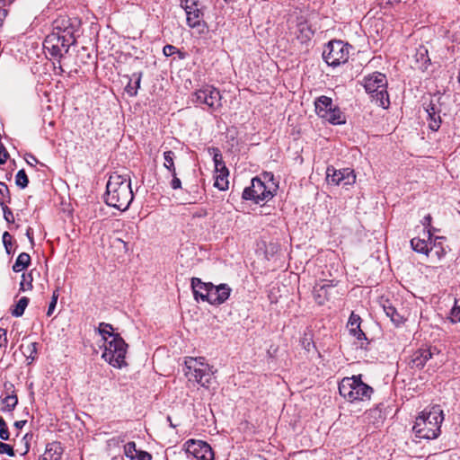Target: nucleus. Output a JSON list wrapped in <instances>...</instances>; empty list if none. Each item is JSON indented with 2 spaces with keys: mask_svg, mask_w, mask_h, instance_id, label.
<instances>
[{
  "mask_svg": "<svg viewBox=\"0 0 460 460\" xmlns=\"http://www.w3.org/2000/svg\"><path fill=\"white\" fill-rule=\"evenodd\" d=\"M450 320L454 323L460 322V305H457L456 300L455 301V305L450 311Z\"/></svg>",
  "mask_w": 460,
  "mask_h": 460,
  "instance_id": "nucleus-44",
  "label": "nucleus"
},
{
  "mask_svg": "<svg viewBox=\"0 0 460 460\" xmlns=\"http://www.w3.org/2000/svg\"><path fill=\"white\" fill-rule=\"evenodd\" d=\"M97 330L105 341L102 358L114 367L121 368L126 366L128 344L125 341L119 333L112 332L113 327L110 323H101Z\"/></svg>",
  "mask_w": 460,
  "mask_h": 460,
  "instance_id": "nucleus-1",
  "label": "nucleus"
},
{
  "mask_svg": "<svg viewBox=\"0 0 460 460\" xmlns=\"http://www.w3.org/2000/svg\"><path fill=\"white\" fill-rule=\"evenodd\" d=\"M3 212H4V217L8 223L14 222V217H13V212L7 206H4Z\"/></svg>",
  "mask_w": 460,
  "mask_h": 460,
  "instance_id": "nucleus-52",
  "label": "nucleus"
},
{
  "mask_svg": "<svg viewBox=\"0 0 460 460\" xmlns=\"http://www.w3.org/2000/svg\"><path fill=\"white\" fill-rule=\"evenodd\" d=\"M52 26L53 30L51 33L67 36V39L72 38V44L76 43V40L74 35L75 29L70 18L66 16H60L53 22Z\"/></svg>",
  "mask_w": 460,
  "mask_h": 460,
  "instance_id": "nucleus-13",
  "label": "nucleus"
},
{
  "mask_svg": "<svg viewBox=\"0 0 460 460\" xmlns=\"http://www.w3.org/2000/svg\"><path fill=\"white\" fill-rule=\"evenodd\" d=\"M332 106V98L325 95L318 97L314 102L315 111L321 118L327 117V111H329Z\"/></svg>",
  "mask_w": 460,
  "mask_h": 460,
  "instance_id": "nucleus-22",
  "label": "nucleus"
},
{
  "mask_svg": "<svg viewBox=\"0 0 460 460\" xmlns=\"http://www.w3.org/2000/svg\"><path fill=\"white\" fill-rule=\"evenodd\" d=\"M355 376L351 377H344L341 383L339 384V393L348 402H351L352 394H353V385L355 383Z\"/></svg>",
  "mask_w": 460,
  "mask_h": 460,
  "instance_id": "nucleus-21",
  "label": "nucleus"
},
{
  "mask_svg": "<svg viewBox=\"0 0 460 460\" xmlns=\"http://www.w3.org/2000/svg\"><path fill=\"white\" fill-rule=\"evenodd\" d=\"M134 199L130 179L128 175L112 173L106 185L105 202L120 211L128 208Z\"/></svg>",
  "mask_w": 460,
  "mask_h": 460,
  "instance_id": "nucleus-2",
  "label": "nucleus"
},
{
  "mask_svg": "<svg viewBox=\"0 0 460 460\" xmlns=\"http://www.w3.org/2000/svg\"><path fill=\"white\" fill-rule=\"evenodd\" d=\"M29 157H30L31 161L27 160V163L30 165H33L32 163H38V159L33 155H29Z\"/></svg>",
  "mask_w": 460,
  "mask_h": 460,
  "instance_id": "nucleus-61",
  "label": "nucleus"
},
{
  "mask_svg": "<svg viewBox=\"0 0 460 460\" xmlns=\"http://www.w3.org/2000/svg\"><path fill=\"white\" fill-rule=\"evenodd\" d=\"M457 80H458V83L460 84V70H459V74H458V76H457Z\"/></svg>",
  "mask_w": 460,
  "mask_h": 460,
  "instance_id": "nucleus-64",
  "label": "nucleus"
},
{
  "mask_svg": "<svg viewBox=\"0 0 460 460\" xmlns=\"http://www.w3.org/2000/svg\"><path fill=\"white\" fill-rule=\"evenodd\" d=\"M15 183L21 189H24L29 184V178L23 169L18 171L15 176Z\"/></svg>",
  "mask_w": 460,
  "mask_h": 460,
  "instance_id": "nucleus-38",
  "label": "nucleus"
},
{
  "mask_svg": "<svg viewBox=\"0 0 460 460\" xmlns=\"http://www.w3.org/2000/svg\"><path fill=\"white\" fill-rule=\"evenodd\" d=\"M333 288V286L329 283L323 284H315L313 289V296L315 301L320 305H323L330 296V289Z\"/></svg>",
  "mask_w": 460,
  "mask_h": 460,
  "instance_id": "nucleus-19",
  "label": "nucleus"
},
{
  "mask_svg": "<svg viewBox=\"0 0 460 460\" xmlns=\"http://www.w3.org/2000/svg\"><path fill=\"white\" fill-rule=\"evenodd\" d=\"M31 264V256L27 252H22L18 255L14 264L13 265V270L14 272H21Z\"/></svg>",
  "mask_w": 460,
  "mask_h": 460,
  "instance_id": "nucleus-30",
  "label": "nucleus"
},
{
  "mask_svg": "<svg viewBox=\"0 0 460 460\" xmlns=\"http://www.w3.org/2000/svg\"><path fill=\"white\" fill-rule=\"evenodd\" d=\"M385 85H387V79L382 73L376 72L365 78L364 87L369 94L376 93Z\"/></svg>",
  "mask_w": 460,
  "mask_h": 460,
  "instance_id": "nucleus-16",
  "label": "nucleus"
},
{
  "mask_svg": "<svg viewBox=\"0 0 460 460\" xmlns=\"http://www.w3.org/2000/svg\"><path fill=\"white\" fill-rule=\"evenodd\" d=\"M327 112V117H323V119L333 125H341L345 123V117L340 108L332 106Z\"/></svg>",
  "mask_w": 460,
  "mask_h": 460,
  "instance_id": "nucleus-28",
  "label": "nucleus"
},
{
  "mask_svg": "<svg viewBox=\"0 0 460 460\" xmlns=\"http://www.w3.org/2000/svg\"><path fill=\"white\" fill-rule=\"evenodd\" d=\"M27 420H17L14 422L13 426L17 429H21L24 427V425L26 424Z\"/></svg>",
  "mask_w": 460,
  "mask_h": 460,
  "instance_id": "nucleus-59",
  "label": "nucleus"
},
{
  "mask_svg": "<svg viewBox=\"0 0 460 460\" xmlns=\"http://www.w3.org/2000/svg\"><path fill=\"white\" fill-rule=\"evenodd\" d=\"M140 450H137L136 443L131 441L124 446L125 456L130 460H135L137 457V454Z\"/></svg>",
  "mask_w": 460,
  "mask_h": 460,
  "instance_id": "nucleus-37",
  "label": "nucleus"
},
{
  "mask_svg": "<svg viewBox=\"0 0 460 460\" xmlns=\"http://www.w3.org/2000/svg\"><path fill=\"white\" fill-rule=\"evenodd\" d=\"M351 402L370 399L374 390L371 386L362 382L361 375L355 376Z\"/></svg>",
  "mask_w": 460,
  "mask_h": 460,
  "instance_id": "nucleus-15",
  "label": "nucleus"
},
{
  "mask_svg": "<svg viewBox=\"0 0 460 460\" xmlns=\"http://www.w3.org/2000/svg\"><path fill=\"white\" fill-rule=\"evenodd\" d=\"M30 299L27 296H22L16 303L14 307L11 310V314L14 317H21L28 306Z\"/></svg>",
  "mask_w": 460,
  "mask_h": 460,
  "instance_id": "nucleus-32",
  "label": "nucleus"
},
{
  "mask_svg": "<svg viewBox=\"0 0 460 460\" xmlns=\"http://www.w3.org/2000/svg\"><path fill=\"white\" fill-rule=\"evenodd\" d=\"M199 0H181V6L186 13L187 24L190 28H197L203 22V11L199 7Z\"/></svg>",
  "mask_w": 460,
  "mask_h": 460,
  "instance_id": "nucleus-10",
  "label": "nucleus"
},
{
  "mask_svg": "<svg viewBox=\"0 0 460 460\" xmlns=\"http://www.w3.org/2000/svg\"><path fill=\"white\" fill-rule=\"evenodd\" d=\"M432 355L430 348L419 349L410 356L408 366L411 368L421 369Z\"/></svg>",
  "mask_w": 460,
  "mask_h": 460,
  "instance_id": "nucleus-14",
  "label": "nucleus"
},
{
  "mask_svg": "<svg viewBox=\"0 0 460 460\" xmlns=\"http://www.w3.org/2000/svg\"><path fill=\"white\" fill-rule=\"evenodd\" d=\"M3 243L5 248L6 253L11 254L12 235L8 232L3 234Z\"/></svg>",
  "mask_w": 460,
  "mask_h": 460,
  "instance_id": "nucleus-47",
  "label": "nucleus"
},
{
  "mask_svg": "<svg viewBox=\"0 0 460 460\" xmlns=\"http://www.w3.org/2000/svg\"><path fill=\"white\" fill-rule=\"evenodd\" d=\"M6 454L9 456H14V450L9 444L0 441V455Z\"/></svg>",
  "mask_w": 460,
  "mask_h": 460,
  "instance_id": "nucleus-46",
  "label": "nucleus"
},
{
  "mask_svg": "<svg viewBox=\"0 0 460 460\" xmlns=\"http://www.w3.org/2000/svg\"><path fill=\"white\" fill-rule=\"evenodd\" d=\"M10 438V432L5 420L0 417V438L2 440H8Z\"/></svg>",
  "mask_w": 460,
  "mask_h": 460,
  "instance_id": "nucleus-43",
  "label": "nucleus"
},
{
  "mask_svg": "<svg viewBox=\"0 0 460 460\" xmlns=\"http://www.w3.org/2000/svg\"><path fill=\"white\" fill-rule=\"evenodd\" d=\"M429 127L433 131H438L441 125L440 112H435V114L428 113Z\"/></svg>",
  "mask_w": 460,
  "mask_h": 460,
  "instance_id": "nucleus-34",
  "label": "nucleus"
},
{
  "mask_svg": "<svg viewBox=\"0 0 460 460\" xmlns=\"http://www.w3.org/2000/svg\"><path fill=\"white\" fill-rule=\"evenodd\" d=\"M431 221H432V217L429 214H428L427 216H425L423 217V219L421 220V224L422 226H424V229L426 232L428 230L430 229V231L433 233L434 231H436V229L434 227L431 226Z\"/></svg>",
  "mask_w": 460,
  "mask_h": 460,
  "instance_id": "nucleus-49",
  "label": "nucleus"
},
{
  "mask_svg": "<svg viewBox=\"0 0 460 460\" xmlns=\"http://www.w3.org/2000/svg\"><path fill=\"white\" fill-rule=\"evenodd\" d=\"M432 232L428 230L427 232L423 230V237H414L411 240V246L413 251L418 253L425 254L429 256V243L432 239Z\"/></svg>",
  "mask_w": 460,
  "mask_h": 460,
  "instance_id": "nucleus-17",
  "label": "nucleus"
},
{
  "mask_svg": "<svg viewBox=\"0 0 460 460\" xmlns=\"http://www.w3.org/2000/svg\"><path fill=\"white\" fill-rule=\"evenodd\" d=\"M274 194L267 188L265 183L258 177L251 181V186L246 187L242 194V198L246 200H252L258 204L261 201H268L273 198Z\"/></svg>",
  "mask_w": 460,
  "mask_h": 460,
  "instance_id": "nucleus-8",
  "label": "nucleus"
},
{
  "mask_svg": "<svg viewBox=\"0 0 460 460\" xmlns=\"http://www.w3.org/2000/svg\"><path fill=\"white\" fill-rule=\"evenodd\" d=\"M58 296H59L58 289L57 288L56 290L53 291L51 301L49 305V308H48V312H47L48 316H50L53 314V312L56 308V305H57Z\"/></svg>",
  "mask_w": 460,
  "mask_h": 460,
  "instance_id": "nucleus-45",
  "label": "nucleus"
},
{
  "mask_svg": "<svg viewBox=\"0 0 460 460\" xmlns=\"http://www.w3.org/2000/svg\"><path fill=\"white\" fill-rule=\"evenodd\" d=\"M32 281H33V278L31 276V273H29V274L23 273L22 275V281L20 282L19 290L22 292H24L27 290H31L33 288Z\"/></svg>",
  "mask_w": 460,
  "mask_h": 460,
  "instance_id": "nucleus-36",
  "label": "nucleus"
},
{
  "mask_svg": "<svg viewBox=\"0 0 460 460\" xmlns=\"http://www.w3.org/2000/svg\"><path fill=\"white\" fill-rule=\"evenodd\" d=\"M191 288L196 300L200 298L214 305L225 303L232 291L227 284L215 286L211 282H203L199 278L191 279Z\"/></svg>",
  "mask_w": 460,
  "mask_h": 460,
  "instance_id": "nucleus-4",
  "label": "nucleus"
},
{
  "mask_svg": "<svg viewBox=\"0 0 460 460\" xmlns=\"http://www.w3.org/2000/svg\"><path fill=\"white\" fill-rule=\"evenodd\" d=\"M229 175V171L226 172H221L216 177L215 187H217L220 190H226L228 189V180L227 177Z\"/></svg>",
  "mask_w": 460,
  "mask_h": 460,
  "instance_id": "nucleus-33",
  "label": "nucleus"
},
{
  "mask_svg": "<svg viewBox=\"0 0 460 460\" xmlns=\"http://www.w3.org/2000/svg\"><path fill=\"white\" fill-rule=\"evenodd\" d=\"M26 236L28 237L31 245H34L33 230L31 227H28L26 230Z\"/></svg>",
  "mask_w": 460,
  "mask_h": 460,
  "instance_id": "nucleus-57",
  "label": "nucleus"
},
{
  "mask_svg": "<svg viewBox=\"0 0 460 460\" xmlns=\"http://www.w3.org/2000/svg\"><path fill=\"white\" fill-rule=\"evenodd\" d=\"M64 448L60 442L53 441L46 447L42 460H61Z\"/></svg>",
  "mask_w": 460,
  "mask_h": 460,
  "instance_id": "nucleus-20",
  "label": "nucleus"
},
{
  "mask_svg": "<svg viewBox=\"0 0 460 460\" xmlns=\"http://www.w3.org/2000/svg\"><path fill=\"white\" fill-rule=\"evenodd\" d=\"M417 57H420V58H417V62H421V64L419 66V68L423 71L426 70L430 62V59L428 56V50L425 49H420L417 53Z\"/></svg>",
  "mask_w": 460,
  "mask_h": 460,
  "instance_id": "nucleus-35",
  "label": "nucleus"
},
{
  "mask_svg": "<svg viewBox=\"0 0 460 460\" xmlns=\"http://www.w3.org/2000/svg\"><path fill=\"white\" fill-rule=\"evenodd\" d=\"M142 75V72L134 73L128 79V83L125 87V91L129 96L134 97L137 94V90L140 87Z\"/></svg>",
  "mask_w": 460,
  "mask_h": 460,
  "instance_id": "nucleus-26",
  "label": "nucleus"
},
{
  "mask_svg": "<svg viewBox=\"0 0 460 460\" xmlns=\"http://www.w3.org/2000/svg\"><path fill=\"white\" fill-rule=\"evenodd\" d=\"M0 194L4 198H7V202H10L11 197H10V191L8 189V186L4 183L0 181Z\"/></svg>",
  "mask_w": 460,
  "mask_h": 460,
  "instance_id": "nucleus-53",
  "label": "nucleus"
},
{
  "mask_svg": "<svg viewBox=\"0 0 460 460\" xmlns=\"http://www.w3.org/2000/svg\"><path fill=\"white\" fill-rule=\"evenodd\" d=\"M163 53L165 57H171L173 54L177 53L181 59H183L185 58V54L183 52L180 51L176 47L170 44H167L164 47Z\"/></svg>",
  "mask_w": 460,
  "mask_h": 460,
  "instance_id": "nucleus-40",
  "label": "nucleus"
},
{
  "mask_svg": "<svg viewBox=\"0 0 460 460\" xmlns=\"http://www.w3.org/2000/svg\"><path fill=\"white\" fill-rule=\"evenodd\" d=\"M439 97L437 98L436 101L431 98L429 102H424L423 106L427 113L435 114V112H440V109L438 107L437 103L439 102Z\"/></svg>",
  "mask_w": 460,
  "mask_h": 460,
  "instance_id": "nucleus-39",
  "label": "nucleus"
},
{
  "mask_svg": "<svg viewBox=\"0 0 460 460\" xmlns=\"http://www.w3.org/2000/svg\"><path fill=\"white\" fill-rule=\"evenodd\" d=\"M387 85L380 87L378 91L370 94L372 101L376 102V105L384 109H387L390 105L389 96L387 93Z\"/></svg>",
  "mask_w": 460,
  "mask_h": 460,
  "instance_id": "nucleus-24",
  "label": "nucleus"
},
{
  "mask_svg": "<svg viewBox=\"0 0 460 460\" xmlns=\"http://www.w3.org/2000/svg\"><path fill=\"white\" fill-rule=\"evenodd\" d=\"M360 323H361V318L359 317V315L352 313L349 316V323H348V325L349 327V332H354L355 330L359 329Z\"/></svg>",
  "mask_w": 460,
  "mask_h": 460,
  "instance_id": "nucleus-41",
  "label": "nucleus"
},
{
  "mask_svg": "<svg viewBox=\"0 0 460 460\" xmlns=\"http://www.w3.org/2000/svg\"><path fill=\"white\" fill-rule=\"evenodd\" d=\"M14 0H0V5L5 6L6 4H11Z\"/></svg>",
  "mask_w": 460,
  "mask_h": 460,
  "instance_id": "nucleus-62",
  "label": "nucleus"
},
{
  "mask_svg": "<svg viewBox=\"0 0 460 460\" xmlns=\"http://www.w3.org/2000/svg\"><path fill=\"white\" fill-rule=\"evenodd\" d=\"M0 206L2 207V208H4V206H5L4 201L1 199H0Z\"/></svg>",
  "mask_w": 460,
  "mask_h": 460,
  "instance_id": "nucleus-63",
  "label": "nucleus"
},
{
  "mask_svg": "<svg viewBox=\"0 0 460 460\" xmlns=\"http://www.w3.org/2000/svg\"><path fill=\"white\" fill-rule=\"evenodd\" d=\"M172 179L170 182V186L172 190H178V189H181V180L177 177V172H174V174H171Z\"/></svg>",
  "mask_w": 460,
  "mask_h": 460,
  "instance_id": "nucleus-50",
  "label": "nucleus"
},
{
  "mask_svg": "<svg viewBox=\"0 0 460 460\" xmlns=\"http://www.w3.org/2000/svg\"><path fill=\"white\" fill-rule=\"evenodd\" d=\"M7 16V11L5 9L0 10V27L3 24L4 20Z\"/></svg>",
  "mask_w": 460,
  "mask_h": 460,
  "instance_id": "nucleus-60",
  "label": "nucleus"
},
{
  "mask_svg": "<svg viewBox=\"0 0 460 460\" xmlns=\"http://www.w3.org/2000/svg\"><path fill=\"white\" fill-rule=\"evenodd\" d=\"M175 157L176 155L172 150L164 152V166L170 172V174H174V172H176V167L174 164Z\"/></svg>",
  "mask_w": 460,
  "mask_h": 460,
  "instance_id": "nucleus-31",
  "label": "nucleus"
},
{
  "mask_svg": "<svg viewBox=\"0 0 460 460\" xmlns=\"http://www.w3.org/2000/svg\"><path fill=\"white\" fill-rule=\"evenodd\" d=\"M23 354L27 357V358L34 360L37 355V343L31 342L28 344L23 350Z\"/></svg>",
  "mask_w": 460,
  "mask_h": 460,
  "instance_id": "nucleus-42",
  "label": "nucleus"
},
{
  "mask_svg": "<svg viewBox=\"0 0 460 460\" xmlns=\"http://www.w3.org/2000/svg\"><path fill=\"white\" fill-rule=\"evenodd\" d=\"M302 347L306 350L310 351L312 347H314V342L311 337L305 334L304 337L300 341Z\"/></svg>",
  "mask_w": 460,
  "mask_h": 460,
  "instance_id": "nucleus-48",
  "label": "nucleus"
},
{
  "mask_svg": "<svg viewBox=\"0 0 460 460\" xmlns=\"http://www.w3.org/2000/svg\"><path fill=\"white\" fill-rule=\"evenodd\" d=\"M443 420V411L439 405H434L421 411L416 418L412 429L416 437L425 439H434L440 435V427Z\"/></svg>",
  "mask_w": 460,
  "mask_h": 460,
  "instance_id": "nucleus-3",
  "label": "nucleus"
},
{
  "mask_svg": "<svg viewBox=\"0 0 460 460\" xmlns=\"http://www.w3.org/2000/svg\"><path fill=\"white\" fill-rule=\"evenodd\" d=\"M208 215V212L205 208H199L198 211L192 214L193 217H205Z\"/></svg>",
  "mask_w": 460,
  "mask_h": 460,
  "instance_id": "nucleus-56",
  "label": "nucleus"
},
{
  "mask_svg": "<svg viewBox=\"0 0 460 460\" xmlns=\"http://www.w3.org/2000/svg\"><path fill=\"white\" fill-rule=\"evenodd\" d=\"M209 155L213 156V162L215 165V170L217 172H226L228 169L226 166V164L223 160L222 154L217 147H208V149Z\"/></svg>",
  "mask_w": 460,
  "mask_h": 460,
  "instance_id": "nucleus-27",
  "label": "nucleus"
},
{
  "mask_svg": "<svg viewBox=\"0 0 460 460\" xmlns=\"http://www.w3.org/2000/svg\"><path fill=\"white\" fill-rule=\"evenodd\" d=\"M353 336L357 338L358 341H367V336L361 328L355 330L354 332H349Z\"/></svg>",
  "mask_w": 460,
  "mask_h": 460,
  "instance_id": "nucleus-54",
  "label": "nucleus"
},
{
  "mask_svg": "<svg viewBox=\"0 0 460 460\" xmlns=\"http://www.w3.org/2000/svg\"><path fill=\"white\" fill-rule=\"evenodd\" d=\"M383 310L396 326H399L403 323V317L397 312L396 308L388 300L383 304Z\"/></svg>",
  "mask_w": 460,
  "mask_h": 460,
  "instance_id": "nucleus-25",
  "label": "nucleus"
},
{
  "mask_svg": "<svg viewBox=\"0 0 460 460\" xmlns=\"http://www.w3.org/2000/svg\"><path fill=\"white\" fill-rule=\"evenodd\" d=\"M326 179L329 182L335 185L342 184L352 185L356 181V175L354 171L349 168H343L341 170H336L332 166H329L326 171Z\"/></svg>",
  "mask_w": 460,
  "mask_h": 460,
  "instance_id": "nucleus-12",
  "label": "nucleus"
},
{
  "mask_svg": "<svg viewBox=\"0 0 460 460\" xmlns=\"http://www.w3.org/2000/svg\"><path fill=\"white\" fill-rule=\"evenodd\" d=\"M185 367L187 371L185 376L189 381L199 384L201 386L208 388L211 380L214 378L212 367L206 361L205 358L188 357L185 358Z\"/></svg>",
  "mask_w": 460,
  "mask_h": 460,
  "instance_id": "nucleus-5",
  "label": "nucleus"
},
{
  "mask_svg": "<svg viewBox=\"0 0 460 460\" xmlns=\"http://www.w3.org/2000/svg\"><path fill=\"white\" fill-rule=\"evenodd\" d=\"M3 338V341L4 343L7 342V339H6V331L4 329H2L0 328V341L2 340ZM3 346V343L0 341V348Z\"/></svg>",
  "mask_w": 460,
  "mask_h": 460,
  "instance_id": "nucleus-58",
  "label": "nucleus"
},
{
  "mask_svg": "<svg viewBox=\"0 0 460 460\" xmlns=\"http://www.w3.org/2000/svg\"><path fill=\"white\" fill-rule=\"evenodd\" d=\"M297 39L302 42L305 43L311 40L314 35V31L306 22H299L297 24Z\"/></svg>",
  "mask_w": 460,
  "mask_h": 460,
  "instance_id": "nucleus-29",
  "label": "nucleus"
},
{
  "mask_svg": "<svg viewBox=\"0 0 460 460\" xmlns=\"http://www.w3.org/2000/svg\"><path fill=\"white\" fill-rule=\"evenodd\" d=\"M71 45H73L72 38L67 39V36L55 33H49L43 42L44 49H47L52 57L59 59L68 52Z\"/></svg>",
  "mask_w": 460,
  "mask_h": 460,
  "instance_id": "nucleus-9",
  "label": "nucleus"
},
{
  "mask_svg": "<svg viewBox=\"0 0 460 460\" xmlns=\"http://www.w3.org/2000/svg\"><path fill=\"white\" fill-rule=\"evenodd\" d=\"M186 451L197 460H214V451L209 444L202 440L189 439L185 443Z\"/></svg>",
  "mask_w": 460,
  "mask_h": 460,
  "instance_id": "nucleus-11",
  "label": "nucleus"
},
{
  "mask_svg": "<svg viewBox=\"0 0 460 460\" xmlns=\"http://www.w3.org/2000/svg\"><path fill=\"white\" fill-rule=\"evenodd\" d=\"M8 157H9V154H8L6 148L4 147V146L2 143H0V165L5 164Z\"/></svg>",
  "mask_w": 460,
  "mask_h": 460,
  "instance_id": "nucleus-51",
  "label": "nucleus"
},
{
  "mask_svg": "<svg viewBox=\"0 0 460 460\" xmlns=\"http://www.w3.org/2000/svg\"><path fill=\"white\" fill-rule=\"evenodd\" d=\"M443 240L444 237L436 236L433 241H430L429 255L430 254L431 257H436L438 260H440L445 256L446 250L443 247Z\"/></svg>",
  "mask_w": 460,
  "mask_h": 460,
  "instance_id": "nucleus-23",
  "label": "nucleus"
},
{
  "mask_svg": "<svg viewBox=\"0 0 460 460\" xmlns=\"http://www.w3.org/2000/svg\"><path fill=\"white\" fill-rule=\"evenodd\" d=\"M221 94L217 88L204 84L192 94V102L196 105H205L212 112L222 107Z\"/></svg>",
  "mask_w": 460,
  "mask_h": 460,
  "instance_id": "nucleus-7",
  "label": "nucleus"
},
{
  "mask_svg": "<svg viewBox=\"0 0 460 460\" xmlns=\"http://www.w3.org/2000/svg\"><path fill=\"white\" fill-rule=\"evenodd\" d=\"M351 49L349 43L333 40L324 46L322 56L328 66L337 67L349 60Z\"/></svg>",
  "mask_w": 460,
  "mask_h": 460,
  "instance_id": "nucleus-6",
  "label": "nucleus"
},
{
  "mask_svg": "<svg viewBox=\"0 0 460 460\" xmlns=\"http://www.w3.org/2000/svg\"><path fill=\"white\" fill-rule=\"evenodd\" d=\"M152 456L146 451H139L137 457L135 460H151Z\"/></svg>",
  "mask_w": 460,
  "mask_h": 460,
  "instance_id": "nucleus-55",
  "label": "nucleus"
},
{
  "mask_svg": "<svg viewBox=\"0 0 460 460\" xmlns=\"http://www.w3.org/2000/svg\"><path fill=\"white\" fill-rule=\"evenodd\" d=\"M6 395L2 399V411H13L18 404V397L15 394L14 386L13 384L4 385Z\"/></svg>",
  "mask_w": 460,
  "mask_h": 460,
  "instance_id": "nucleus-18",
  "label": "nucleus"
}]
</instances>
